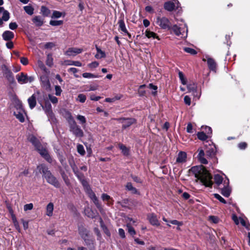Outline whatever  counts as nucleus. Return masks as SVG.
Listing matches in <instances>:
<instances>
[{"label": "nucleus", "instance_id": "nucleus-32", "mask_svg": "<svg viewBox=\"0 0 250 250\" xmlns=\"http://www.w3.org/2000/svg\"><path fill=\"white\" fill-rule=\"evenodd\" d=\"M145 36L148 38L157 39L160 40L158 36L154 32L146 30L145 32Z\"/></svg>", "mask_w": 250, "mask_h": 250}, {"label": "nucleus", "instance_id": "nucleus-26", "mask_svg": "<svg viewBox=\"0 0 250 250\" xmlns=\"http://www.w3.org/2000/svg\"><path fill=\"white\" fill-rule=\"evenodd\" d=\"M63 64L66 65H74L76 66H81L82 63L79 61H74L71 60H65L64 61Z\"/></svg>", "mask_w": 250, "mask_h": 250}, {"label": "nucleus", "instance_id": "nucleus-43", "mask_svg": "<svg viewBox=\"0 0 250 250\" xmlns=\"http://www.w3.org/2000/svg\"><path fill=\"white\" fill-rule=\"evenodd\" d=\"M77 151L81 155H83L85 154L84 147L82 145L79 144L77 146Z\"/></svg>", "mask_w": 250, "mask_h": 250}, {"label": "nucleus", "instance_id": "nucleus-15", "mask_svg": "<svg viewBox=\"0 0 250 250\" xmlns=\"http://www.w3.org/2000/svg\"><path fill=\"white\" fill-rule=\"evenodd\" d=\"M86 193L88 194L89 197L90 198V199L93 201L94 204L96 205L97 208L99 209H101L102 208L101 205L100 204L99 200L96 197L95 194L93 192V191L91 190H89Z\"/></svg>", "mask_w": 250, "mask_h": 250}, {"label": "nucleus", "instance_id": "nucleus-44", "mask_svg": "<svg viewBox=\"0 0 250 250\" xmlns=\"http://www.w3.org/2000/svg\"><path fill=\"white\" fill-rule=\"evenodd\" d=\"M197 137L198 139L201 140H205L208 138V136L203 132L198 133Z\"/></svg>", "mask_w": 250, "mask_h": 250}, {"label": "nucleus", "instance_id": "nucleus-18", "mask_svg": "<svg viewBox=\"0 0 250 250\" xmlns=\"http://www.w3.org/2000/svg\"><path fill=\"white\" fill-rule=\"evenodd\" d=\"M2 37L4 40L9 41L14 38V34L12 31L7 30L2 33Z\"/></svg>", "mask_w": 250, "mask_h": 250}, {"label": "nucleus", "instance_id": "nucleus-41", "mask_svg": "<svg viewBox=\"0 0 250 250\" xmlns=\"http://www.w3.org/2000/svg\"><path fill=\"white\" fill-rule=\"evenodd\" d=\"M10 18V13L9 12L6 10L4 11L2 13V16L1 17L2 20H4V21H6L9 20Z\"/></svg>", "mask_w": 250, "mask_h": 250}, {"label": "nucleus", "instance_id": "nucleus-38", "mask_svg": "<svg viewBox=\"0 0 250 250\" xmlns=\"http://www.w3.org/2000/svg\"><path fill=\"white\" fill-rule=\"evenodd\" d=\"M24 10L25 12L29 15H32L34 13V8L30 5L24 6Z\"/></svg>", "mask_w": 250, "mask_h": 250}, {"label": "nucleus", "instance_id": "nucleus-49", "mask_svg": "<svg viewBox=\"0 0 250 250\" xmlns=\"http://www.w3.org/2000/svg\"><path fill=\"white\" fill-rule=\"evenodd\" d=\"M48 98L51 103L53 104H57L58 102V98L55 96L51 95V94L48 95Z\"/></svg>", "mask_w": 250, "mask_h": 250}, {"label": "nucleus", "instance_id": "nucleus-42", "mask_svg": "<svg viewBox=\"0 0 250 250\" xmlns=\"http://www.w3.org/2000/svg\"><path fill=\"white\" fill-rule=\"evenodd\" d=\"M188 89L189 92H196L197 86L194 83H192L188 84Z\"/></svg>", "mask_w": 250, "mask_h": 250}, {"label": "nucleus", "instance_id": "nucleus-46", "mask_svg": "<svg viewBox=\"0 0 250 250\" xmlns=\"http://www.w3.org/2000/svg\"><path fill=\"white\" fill-rule=\"evenodd\" d=\"M77 101H79L81 103H84L86 100V96L83 94H80L78 96L77 99Z\"/></svg>", "mask_w": 250, "mask_h": 250}, {"label": "nucleus", "instance_id": "nucleus-40", "mask_svg": "<svg viewBox=\"0 0 250 250\" xmlns=\"http://www.w3.org/2000/svg\"><path fill=\"white\" fill-rule=\"evenodd\" d=\"M206 155L209 157H213L215 156V152L213 148L211 147L208 148L206 151Z\"/></svg>", "mask_w": 250, "mask_h": 250}, {"label": "nucleus", "instance_id": "nucleus-3", "mask_svg": "<svg viewBox=\"0 0 250 250\" xmlns=\"http://www.w3.org/2000/svg\"><path fill=\"white\" fill-rule=\"evenodd\" d=\"M38 101L47 115L49 116L52 115L53 113L52 106L49 102L46 99L45 96L43 95L42 99V97H38Z\"/></svg>", "mask_w": 250, "mask_h": 250}, {"label": "nucleus", "instance_id": "nucleus-62", "mask_svg": "<svg viewBox=\"0 0 250 250\" xmlns=\"http://www.w3.org/2000/svg\"><path fill=\"white\" fill-rule=\"evenodd\" d=\"M179 78H180V79L181 80V83H182V84H186V80L184 78V75L183 74L182 72H179Z\"/></svg>", "mask_w": 250, "mask_h": 250}, {"label": "nucleus", "instance_id": "nucleus-27", "mask_svg": "<svg viewBox=\"0 0 250 250\" xmlns=\"http://www.w3.org/2000/svg\"><path fill=\"white\" fill-rule=\"evenodd\" d=\"M205 152L203 150L201 149L199 151L198 157L199 161L202 164H208V161L204 158Z\"/></svg>", "mask_w": 250, "mask_h": 250}, {"label": "nucleus", "instance_id": "nucleus-51", "mask_svg": "<svg viewBox=\"0 0 250 250\" xmlns=\"http://www.w3.org/2000/svg\"><path fill=\"white\" fill-rule=\"evenodd\" d=\"M85 213L90 218H93L95 216L93 211L89 208L85 210Z\"/></svg>", "mask_w": 250, "mask_h": 250}, {"label": "nucleus", "instance_id": "nucleus-37", "mask_svg": "<svg viewBox=\"0 0 250 250\" xmlns=\"http://www.w3.org/2000/svg\"><path fill=\"white\" fill-rule=\"evenodd\" d=\"M100 221V224L102 228H103V229L104 231V232L106 234L107 236H110V232L109 230L104 225L103 221L101 218H99Z\"/></svg>", "mask_w": 250, "mask_h": 250}, {"label": "nucleus", "instance_id": "nucleus-12", "mask_svg": "<svg viewBox=\"0 0 250 250\" xmlns=\"http://www.w3.org/2000/svg\"><path fill=\"white\" fill-rule=\"evenodd\" d=\"M203 61L204 62L207 61V63L209 69L213 71H216V63L214 59L209 58L208 56H206V58H203Z\"/></svg>", "mask_w": 250, "mask_h": 250}, {"label": "nucleus", "instance_id": "nucleus-25", "mask_svg": "<svg viewBox=\"0 0 250 250\" xmlns=\"http://www.w3.org/2000/svg\"><path fill=\"white\" fill-rule=\"evenodd\" d=\"M229 184V181L228 180L226 183V186H224V187L222 189L221 193L225 197H229L230 194V189L227 186Z\"/></svg>", "mask_w": 250, "mask_h": 250}, {"label": "nucleus", "instance_id": "nucleus-29", "mask_svg": "<svg viewBox=\"0 0 250 250\" xmlns=\"http://www.w3.org/2000/svg\"><path fill=\"white\" fill-rule=\"evenodd\" d=\"M54 205L52 203H49L46 207V215L51 216L53 214Z\"/></svg>", "mask_w": 250, "mask_h": 250}, {"label": "nucleus", "instance_id": "nucleus-36", "mask_svg": "<svg viewBox=\"0 0 250 250\" xmlns=\"http://www.w3.org/2000/svg\"><path fill=\"white\" fill-rule=\"evenodd\" d=\"M120 149L122 150V152L125 155H128L129 154V149L127 148L123 144H120L119 145Z\"/></svg>", "mask_w": 250, "mask_h": 250}, {"label": "nucleus", "instance_id": "nucleus-54", "mask_svg": "<svg viewBox=\"0 0 250 250\" xmlns=\"http://www.w3.org/2000/svg\"><path fill=\"white\" fill-rule=\"evenodd\" d=\"M214 196L215 198L218 199L220 202H221L224 204L226 203V200L223 197H222L219 194L215 193L214 194Z\"/></svg>", "mask_w": 250, "mask_h": 250}, {"label": "nucleus", "instance_id": "nucleus-23", "mask_svg": "<svg viewBox=\"0 0 250 250\" xmlns=\"http://www.w3.org/2000/svg\"><path fill=\"white\" fill-rule=\"evenodd\" d=\"M14 114L16 116V118L18 119L21 122H24V117L22 113V108L20 107L19 111L17 110V111H15Z\"/></svg>", "mask_w": 250, "mask_h": 250}, {"label": "nucleus", "instance_id": "nucleus-21", "mask_svg": "<svg viewBox=\"0 0 250 250\" xmlns=\"http://www.w3.org/2000/svg\"><path fill=\"white\" fill-rule=\"evenodd\" d=\"M118 23L119 25L120 29L125 33L127 34L129 38H131V35L128 32L123 19L119 20Z\"/></svg>", "mask_w": 250, "mask_h": 250}, {"label": "nucleus", "instance_id": "nucleus-6", "mask_svg": "<svg viewBox=\"0 0 250 250\" xmlns=\"http://www.w3.org/2000/svg\"><path fill=\"white\" fill-rule=\"evenodd\" d=\"M156 23L162 29H170V22L166 17H157Z\"/></svg>", "mask_w": 250, "mask_h": 250}, {"label": "nucleus", "instance_id": "nucleus-64", "mask_svg": "<svg viewBox=\"0 0 250 250\" xmlns=\"http://www.w3.org/2000/svg\"><path fill=\"white\" fill-rule=\"evenodd\" d=\"M9 26L11 30H15L18 27V25L16 22H11L9 23Z\"/></svg>", "mask_w": 250, "mask_h": 250}, {"label": "nucleus", "instance_id": "nucleus-33", "mask_svg": "<svg viewBox=\"0 0 250 250\" xmlns=\"http://www.w3.org/2000/svg\"><path fill=\"white\" fill-rule=\"evenodd\" d=\"M41 13L43 17H48L50 14V10L46 6H42L41 8Z\"/></svg>", "mask_w": 250, "mask_h": 250}, {"label": "nucleus", "instance_id": "nucleus-8", "mask_svg": "<svg viewBox=\"0 0 250 250\" xmlns=\"http://www.w3.org/2000/svg\"><path fill=\"white\" fill-rule=\"evenodd\" d=\"M114 120L119 121L122 123L123 124L122 128L123 129H126L136 122L135 119L133 118H122L119 119H114Z\"/></svg>", "mask_w": 250, "mask_h": 250}, {"label": "nucleus", "instance_id": "nucleus-17", "mask_svg": "<svg viewBox=\"0 0 250 250\" xmlns=\"http://www.w3.org/2000/svg\"><path fill=\"white\" fill-rule=\"evenodd\" d=\"M32 21L35 25L38 27L42 26L44 22V19L40 16H34Z\"/></svg>", "mask_w": 250, "mask_h": 250}, {"label": "nucleus", "instance_id": "nucleus-35", "mask_svg": "<svg viewBox=\"0 0 250 250\" xmlns=\"http://www.w3.org/2000/svg\"><path fill=\"white\" fill-rule=\"evenodd\" d=\"M80 182H81V184H82V185L83 186L84 189L85 191H86V192L91 189V188H90L88 182L85 179V178L83 179L82 180L80 181Z\"/></svg>", "mask_w": 250, "mask_h": 250}, {"label": "nucleus", "instance_id": "nucleus-59", "mask_svg": "<svg viewBox=\"0 0 250 250\" xmlns=\"http://www.w3.org/2000/svg\"><path fill=\"white\" fill-rule=\"evenodd\" d=\"M68 71L69 72H72L73 74H74V76L76 78H78L79 76L75 74L78 71V69L74 67H71L68 69Z\"/></svg>", "mask_w": 250, "mask_h": 250}, {"label": "nucleus", "instance_id": "nucleus-16", "mask_svg": "<svg viewBox=\"0 0 250 250\" xmlns=\"http://www.w3.org/2000/svg\"><path fill=\"white\" fill-rule=\"evenodd\" d=\"M40 92L37 91L36 93L33 94L28 99V103L31 109L34 108L36 105V97L39 96Z\"/></svg>", "mask_w": 250, "mask_h": 250}, {"label": "nucleus", "instance_id": "nucleus-22", "mask_svg": "<svg viewBox=\"0 0 250 250\" xmlns=\"http://www.w3.org/2000/svg\"><path fill=\"white\" fill-rule=\"evenodd\" d=\"M79 233L81 235V237L86 241V238L88 236V231L87 230L83 227H79Z\"/></svg>", "mask_w": 250, "mask_h": 250}, {"label": "nucleus", "instance_id": "nucleus-7", "mask_svg": "<svg viewBox=\"0 0 250 250\" xmlns=\"http://www.w3.org/2000/svg\"><path fill=\"white\" fill-rule=\"evenodd\" d=\"M3 75L7 79L8 82L11 83L15 82V79L11 71L5 65L1 67Z\"/></svg>", "mask_w": 250, "mask_h": 250}, {"label": "nucleus", "instance_id": "nucleus-45", "mask_svg": "<svg viewBox=\"0 0 250 250\" xmlns=\"http://www.w3.org/2000/svg\"><path fill=\"white\" fill-rule=\"evenodd\" d=\"M184 50L187 53H189L191 55H195L197 54V51L189 47H185Z\"/></svg>", "mask_w": 250, "mask_h": 250}, {"label": "nucleus", "instance_id": "nucleus-61", "mask_svg": "<svg viewBox=\"0 0 250 250\" xmlns=\"http://www.w3.org/2000/svg\"><path fill=\"white\" fill-rule=\"evenodd\" d=\"M209 220L214 223H217L219 220L218 217L214 216H209Z\"/></svg>", "mask_w": 250, "mask_h": 250}, {"label": "nucleus", "instance_id": "nucleus-5", "mask_svg": "<svg viewBox=\"0 0 250 250\" xmlns=\"http://www.w3.org/2000/svg\"><path fill=\"white\" fill-rule=\"evenodd\" d=\"M177 36H181V38H185L187 36L188 29L186 25L184 28L179 27L177 25H174L170 27V29Z\"/></svg>", "mask_w": 250, "mask_h": 250}, {"label": "nucleus", "instance_id": "nucleus-50", "mask_svg": "<svg viewBox=\"0 0 250 250\" xmlns=\"http://www.w3.org/2000/svg\"><path fill=\"white\" fill-rule=\"evenodd\" d=\"M146 86V85H140L138 90V93L140 96H144L145 94V91L143 89V88Z\"/></svg>", "mask_w": 250, "mask_h": 250}, {"label": "nucleus", "instance_id": "nucleus-9", "mask_svg": "<svg viewBox=\"0 0 250 250\" xmlns=\"http://www.w3.org/2000/svg\"><path fill=\"white\" fill-rule=\"evenodd\" d=\"M47 183L54 186L55 187L58 188L60 187V185L57 179L51 173H48L46 176L44 177Z\"/></svg>", "mask_w": 250, "mask_h": 250}, {"label": "nucleus", "instance_id": "nucleus-2", "mask_svg": "<svg viewBox=\"0 0 250 250\" xmlns=\"http://www.w3.org/2000/svg\"><path fill=\"white\" fill-rule=\"evenodd\" d=\"M28 140L31 142L39 151L40 154L49 163L52 162V159L48 154L46 149L43 148L39 141L33 135H30L28 137Z\"/></svg>", "mask_w": 250, "mask_h": 250}, {"label": "nucleus", "instance_id": "nucleus-30", "mask_svg": "<svg viewBox=\"0 0 250 250\" xmlns=\"http://www.w3.org/2000/svg\"><path fill=\"white\" fill-rule=\"evenodd\" d=\"M125 188L127 190L131 191L133 194L138 193L137 189L133 187L132 184L130 182L127 183Z\"/></svg>", "mask_w": 250, "mask_h": 250}, {"label": "nucleus", "instance_id": "nucleus-55", "mask_svg": "<svg viewBox=\"0 0 250 250\" xmlns=\"http://www.w3.org/2000/svg\"><path fill=\"white\" fill-rule=\"evenodd\" d=\"M77 119L79 120L82 124H85L86 123V119L83 116L79 115L77 116Z\"/></svg>", "mask_w": 250, "mask_h": 250}, {"label": "nucleus", "instance_id": "nucleus-1", "mask_svg": "<svg viewBox=\"0 0 250 250\" xmlns=\"http://www.w3.org/2000/svg\"><path fill=\"white\" fill-rule=\"evenodd\" d=\"M189 172L193 174L196 178L206 187H211L212 185V177L208 171L202 165L192 167Z\"/></svg>", "mask_w": 250, "mask_h": 250}, {"label": "nucleus", "instance_id": "nucleus-53", "mask_svg": "<svg viewBox=\"0 0 250 250\" xmlns=\"http://www.w3.org/2000/svg\"><path fill=\"white\" fill-rule=\"evenodd\" d=\"M55 95L56 96H60L61 94V93L62 92V90L61 89V88L59 85H56L55 86Z\"/></svg>", "mask_w": 250, "mask_h": 250}, {"label": "nucleus", "instance_id": "nucleus-52", "mask_svg": "<svg viewBox=\"0 0 250 250\" xmlns=\"http://www.w3.org/2000/svg\"><path fill=\"white\" fill-rule=\"evenodd\" d=\"M127 228L128 233H129L131 235H134L136 234L135 230L133 227L129 225H127Z\"/></svg>", "mask_w": 250, "mask_h": 250}, {"label": "nucleus", "instance_id": "nucleus-20", "mask_svg": "<svg viewBox=\"0 0 250 250\" xmlns=\"http://www.w3.org/2000/svg\"><path fill=\"white\" fill-rule=\"evenodd\" d=\"M16 78L19 83L22 84L27 83V75L21 73L16 75Z\"/></svg>", "mask_w": 250, "mask_h": 250}, {"label": "nucleus", "instance_id": "nucleus-60", "mask_svg": "<svg viewBox=\"0 0 250 250\" xmlns=\"http://www.w3.org/2000/svg\"><path fill=\"white\" fill-rule=\"evenodd\" d=\"M184 102L185 103L188 105H189L191 104V99L188 96H185L184 97Z\"/></svg>", "mask_w": 250, "mask_h": 250}, {"label": "nucleus", "instance_id": "nucleus-31", "mask_svg": "<svg viewBox=\"0 0 250 250\" xmlns=\"http://www.w3.org/2000/svg\"><path fill=\"white\" fill-rule=\"evenodd\" d=\"M96 49L97 51V54L95 55V57L96 59H99L105 57V53L104 51H103L100 48H99L97 46H96Z\"/></svg>", "mask_w": 250, "mask_h": 250}, {"label": "nucleus", "instance_id": "nucleus-63", "mask_svg": "<svg viewBox=\"0 0 250 250\" xmlns=\"http://www.w3.org/2000/svg\"><path fill=\"white\" fill-rule=\"evenodd\" d=\"M13 223H14L15 227L16 228V229L19 231H20V227L18 222L17 221V220H16V218H13Z\"/></svg>", "mask_w": 250, "mask_h": 250}, {"label": "nucleus", "instance_id": "nucleus-58", "mask_svg": "<svg viewBox=\"0 0 250 250\" xmlns=\"http://www.w3.org/2000/svg\"><path fill=\"white\" fill-rule=\"evenodd\" d=\"M120 98L119 97L116 96L113 98H106L105 101L106 102L112 103L115 102L116 100H119Z\"/></svg>", "mask_w": 250, "mask_h": 250}, {"label": "nucleus", "instance_id": "nucleus-4", "mask_svg": "<svg viewBox=\"0 0 250 250\" xmlns=\"http://www.w3.org/2000/svg\"><path fill=\"white\" fill-rule=\"evenodd\" d=\"M70 130L76 136L82 137L83 136V133L81 128L77 125L71 116L70 117Z\"/></svg>", "mask_w": 250, "mask_h": 250}, {"label": "nucleus", "instance_id": "nucleus-10", "mask_svg": "<svg viewBox=\"0 0 250 250\" xmlns=\"http://www.w3.org/2000/svg\"><path fill=\"white\" fill-rule=\"evenodd\" d=\"M42 86L47 90L50 89V83L48 75H42L40 77Z\"/></svg>", "mask_w": 250, "mask_h": 250}, {"label": "nucleus", "instance_id": "nucleus-48", "mask_svg": "<svg viewBox=\"0 0 250 250\" xmlns=\"http://www.w3.org/2000/svg\"><path fill=\"white\" fill-rule=\"evenodd\" d=\"M83 77L85 78H97V76L90 73H84L83 74Z\"/></svg>", "mask_w": 250, "mask_h": 250}, {"label": "nucleus", "instance_id": "nucleus-11", "mask_svg": "<svg viewBox=\"0 0 250 250\" xmlns=\"http://www.w3.org/2000/svg\"><path fill=\"white\" fill-rule=\"evenodd\" d=\"M179 2L177 0H174L173 1H168L166 2L164 4V8L168 11L173 10L175 7H178Z\"/></svg>", "mask_w": 250, "mask_h": 250}, {"label": "nucleus", "instance_id": "nucleus-24", "mask_svg": "<svg viewBox=\"0 0 250 250\" xmlns=\"http://www.w3.org/2000/svg\"><path fill=\"white\" fill-rule=\"evenodd\" d=\"M187 158V154L185 152L181 151L179 153L178 157L176 159V162L178 163H184L186 162Z\"/></svg>", "mask_w": 250, "mask_h": 250}, {"label": "nucleus", "instance_id": "nucleus-56", "mask_svg": "<svg viewBox=\"0 0 250 250\" xmlns=\"http://www.w3.org/2000/svg\"><path fill=\"white\" fill-rule=\"evenodd\" d=\"M62 15V13L59 11H54L53 13L52 18H59Z\"/></svg>", "mask_w": 250, "mask_h": 250}, {"label": "nucleus", "instance_id": "nucleus-57", "mask_svg": "<svg viewBox=\"0 0 250 250\" xmlns=\"http://www.w3.org/2000/svg\"><path fill=\"white\" fill-rule=\"evenodd\" d=\"M33 208V205L32 203L27 204L24 206V210L27 211L28 210H31Z\"/></svg>", "mask_w": 250, "mask_h": 250}, {"label": "nucleus", "instance_id": "nucleus-28", "mask_svg": "<svg viewBox=\"0 0 250 250\" xmlns=\"http://www.w3.org/2000/svg\"><path fill=\"white\" fill-rule=\"evenodd\" d=\"M101 198L104 201H106L108 205H111L113 204V200L110 196L107 194L103 193L102 195Z\"/></svg>", "mask_w": 250, "mask_h": 250}, {"label": "nucleus", "instance_id": "nucleus-14", "mask_svg": "<svg viewBox=\"0 0 250 250\" xmlns=\"http://www.w3.org/2000/svg\"><path fill=\"white\" fill-rule=\"evenodd\" d=\"M150 224L152 226H159L160 224L156 214L153 213H149L147 216Z\"/></svg>", "mask_w": 250, "mask_h": 250}, {"label": "nucleus", "instance_id": "nucleus-13", "mask_svg": "<svg viewBox=\"0 0 250 250\" xmlns=\"http://www.w3.org/2000/svg\"><path fill=\"white\" fill-rule=\"evenodd\" d=\"M82 51V49L76 47H70L65 51L64 54L68 56H75L77 54H80Z\"/></svg>", "mask_w": 250, "mask_h": 250}, {"label": "nucleus", "instance_id": "nucleus-39", "mask_svg": "<svg viewBox=\"0 0 250 250\" xmlns=\"http://www.w3.org/2000/svg\"><path fill=\"white\" fill-rule=\"evenodd\" d=\"M46 64L49 67H51L53 64V59L51 54H48L46 61Z\"/></svg>", "mask_w": 250, "mask_h": 250}, {"label": "nucleus", "instance_id": "nucleus-19", "mask_svg": "<svg viewBox=\"0 0 250 250\" xmlns=\"http://www.w3.org/2000/svg\"><path fill=\"white\" fill-rule=\"evenodd\" d=\"M38 169L41 173L43 174V177H44L48 174V173H50V171L48 170V167L44 164H41L37 167Z\"/></svg>", "mask_w": 250, "mask_h": 250}, {"label": "nucleus", "instance_id": "nucleus-47", "mask_svg": "<svg viewBox=\"0 0 250 250\" xmlns=\"http://www.w3.org/2000/svg\"><path fill=\"white\" fill-rule=\"evenodd\" d=\"M63 23L62 21H50V24L52 26H59L60 25H62Z\"/></svg>", "mask_w": 250, "mask_h": 250}, {"label": "nucleus", "instance_id": "nucleus-34", "mask_svg": "<svg viewBox=\"0 0 250 250\" xmlns=\"http://www.w3.org/2000/svg\"><path fill=\"white\" fill-rule=\"evenodd\" d=\"M223 179V178L222 176L219 174H216L214 175V182L218 186H219L220 185H221L222 183Z\"/></svg>", "mask_w": 250, "mask_h": 250}]
</instances>
